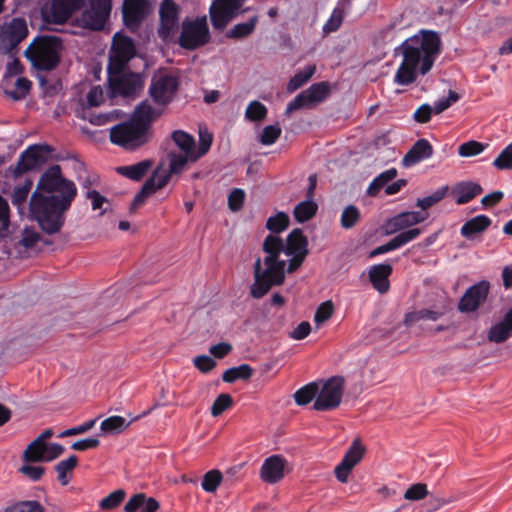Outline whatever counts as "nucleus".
Masks as SVG:
<instances>
[{"label":"nucleus","mask_w":512,"mask_h":512,"mask_svg":"<svg viewBox=\"0 0 512 512\" xmlns=\"http://www.w3.org/2000/svg\"><path fill=\"white\" fill-rule=\"evenodd\" d=\"M433 147L427 139H418L402 159L405 167H411L419 162L429 159L433 155Z\"/></svg>","instance_id":"24"},{"label":"nucleus","mask_w":512,"mask_h":512,"mask_svg":"<svg viewBox=\"0 0 512 512\" xmlns=\"http://www.w3.org/2000/svg\"><path fill=\"white\" fill-rule=\"evenodd\" d=\"M41 240V235L30 229H24L19 244L26 249L33 248L38 241Z\"/></svg>","instance_id":"62"},{"label":"nucleus","mask_w":512,"mask_h":512,"mask_svg":"<svg viewBox=\"0 0 512 512\" xmlns=\"http://www.w3.org/2000/svg\"><path fill=\"white\" fill-rule=\"evenodd\" d=\"M263 251L267 253L263 261L266 268H262L260 257L254 263V282L250 287L254 299L264 297L272 287L284 283L286 262L279 259L280 254L307 256L308 240L300 228L289 233L286 243L281 237L269 234L264 240Z\"/></svg>","instance_id":"1"},{"label":"nucleus","mask_w":512,"mask_h":512,"mask_svg":"<svg viewBox=\"0 0 512 512\" xmlns=\"http://www.w3.org/2000/svg\"><path fill=\"white\" fill-rule=\"evenodd\" d=\"M171 137L174 143L190 157L192 162V155H195V140L193 136L182 130H176L172 133Z\"/></svg>","instance_id":"33"},{"label":"nucleus","mask_w":512,"mask_h":512,"mask_svg":"<svg viewBox=\"0 0 512 512\" xmlns=\"http://www.w3.org/2000/svg\"><path fill=\"white\" fill-rule=\"evenodd\" d=\"M488 144H483L481 142L471 140L465 143H462L458 148V154L462 157H472L482 153Z\"/></svg>","instance_id":"51"},{"label":"nucleus","mask_w":512,"mask_h":512,"mask_svg":"<svg viewBox=\"0 0 512 512\" xmlns=\"http://www.w3.org/2000/svg\"><path fill=\"white\" fill-rule=\"evenodd\" d=\"M365 448L359 439H355L346 451L341 462L348 469H353L363 458Z\"/></svg>","instance_id":"31"},{"label":"nucleus","mask_w":512,"mask_h":512,"mask_svg":"<svg viewBox=\"0 0 512 512\" xmlns=\"http://www.w3.org/2000/svg\"><path fill=\"white\" fill-rule=\"evenodd\" d=\"M65 452V447L59 443L46 444L43 462H51Z\"/></svg>","instance_id":"63"},{"label":"nucleus","mask_w":512,"mask_h":512,"mask_svg":"<svg viewBox=\"0 0 512 512\" xmlns=\"http://www.w3.org/2000/svg\"><path fill=\"white\" fill-rule=\"evenodd\" d=\"M200 144L198 149H195V155H192V162L197 161L204 156L210 149L212 144V135L209 133H200Z\"/></svg>","instance_id":"60"},{"label":"nucleus","mask_w":512,"mask_h":512,"mask_svg":"<svg viewBox=\"0 0 512 512\" xmlns=\"http://www.w3.org/2000/svg\"><path fill=\"white\" fill-rule=\"evenodd\" d=\"M33 181L28 179L22 185L16 186L11 193V202L14 206L18 208L19 211L22 210L24 204L27 201L28 195L32 189Z\"/></svg>","instance_id":"39"},{"label":"nucleus","mask_w":512,"mask_h":512,"mask_svg":"<svg viewBox=\"0 0 512 512\" xmlns=\"http://www.w3.org/2000/svg\"><path fill=\"white\" fill-rule=\"evenodd\" d=\"M252 375L253 368L248 364H241L227 369L222 375V380L226 383H233L238 379L248 380Z\"/></svg>","instance_id":"35"},{"label":"nucleus","mask_w":512,"mask_h":512,"mask_svg":"<svg viewBox=\"0 0 512 512\" xmlns=\"http://www.w3.org/2000/svg\"><path fill=\"white\" fill-rule=\"evenodd\" d=\"M159 36L167 40L177 30L179 23V6L173 0H163L159 10Z\"/></svg>","instance_id":"19"},{"label":"nucleus","mask_w":512,"mask_h":512,"mask_svg":"<svg viewBox=\"0 0 512 512\" xmlns=\"http://www.w3.org/2000/svg\"><path fill=\"white\" fill-rule=\"evenodd\" d=\"M233 405V398L230 394H220L213 402L211 407V414L214 417L220 416L224 411L231 408Z\"/></svg>","instance_id":"52"},{"label":"nucleus","mask_w":512,"mask_h":512,"mask_svg":"<svg viewBox=\"0 0 512 512\" xmlns=\"http://www.w3.org/2000/svg\"><path fill=\"white\" fill-rule=\"evenodd\" d=\"M285 460L279 455L265 459L261 466L260 476L264 482L275 484L284 477Z\"/></svg>","instance_id":"23"},{"label":"nucleus","mask_w":512,"mask_h":512,"mask_svg":"<svg viewBox=\"0 0 512 512\" xmlns=\"http://www.w3.org/2000/svg\"><path fill=\"white\" fill-rule=\"evenodd\" d=\"M161 114L162 110L154 108L148 100L140 102L129 120L110 129V141L130 151L144 146L151 140L152 124Z\"/></svg>","instance_id":"3"},{"label":"nucleus","mask_w":512,"mask_h":512,"mask_svg":"<svg viewBox=\"0 0 512 512\" xmlns=\"http://www.w3.org/2000/svg\"><path fill=\"white\" fill-rule=\"evenodd\" d=\"M146 0H124L123 21L132 31L136 30L146 16Z\"/></svg>","instance_id":"21"},{"label":"nucleus","mask_w":512,"mask_h":512,"mask_svg":"<svg viewBox=\"0 0 512 512\" xmlns=\"http://www.w3.org/2000/svg\"><path fill=\"white\" fill-rule=\"evenodd\" d=\"M392 272L393 268L390 264L382 263L371 266L368 275L373 288L381 294L386 293L390 287L389 277Z\"/></svg>","instance_id":"25"},{"label":"nucleus","mask_w":512,"mask_h":512,"mask_svg":"<svg viewBox=\"0 0 512 512\" xmlns=\"http://www.w3.org/2000/svg\"><path fill=\"white\" fill-rule=\"evenodd\" d=\"M245 200V192L240 188H234L228 196V207L233 212L242 209Z\"/></svg>","instance_id":"58"},{"label":"nucleus","mask_w":512,"mask_h":512,"mask_svg":"<svg viewBox=\"0 0 512 512\" xmlns=\"http://www.w3.org/2000/svg\"><path fill=\"white\" fill-rule=\"evenodd\" d=\"M71 205L68 200L61 201L55 195H40L38 192L32 193L29 202L33 219L48 235L61 231L65 224V214Z\"/></svg>","instance_id":"4"},{"label":"nucleus","mask_w":512,"mask_h":512,"mask_svg":"<svg viewBox=\"0 0 512 512\" xmlns=\"http://www.w3.org/2000/svg\"><path fill=\"white\" fill-rule=\"evenodd\" d=\"M223 479L222 473L217 469H212L204 474L201 483L202 489L208 493H214Z\"/></svg>","instance_id":"44"},{"label":"nucleus","mask_w":512,"mask_h":512,"mask_svg":"<svg viewBox=\"0 0 512 512\" xmlns=\"http://www.w3.org/2000/svg\"><path fill=\"white\" fill-rule=\"evenodd\" d=\"M10 226V207L8 201L0 195V238L5 237Z\"/></svg>","instance_id":"53"},{"label":"nucleus","mask_w":512,"mask_h":512,"mask_svg":"<svg viewBox=\"0 0 512 512\" xmlns=\"http://www.w3.org/2000/svg\"><path fill=\"white\" fill-rule=\"evenodd\" d=\"M169 180L170 174H163L160 172V169H156L143 184L142 189L146 192V195L151 196L158 189L166 186Z\"/></svg>","instance_id":"34"},{"label":"nucleus","mask_w":512,"mask_h":512,"mask_svg":"<svg viewBox=\"0 0 512 512\" xmlns=\"http://www.w3.org/2000/svg\"><path fill=\"white\" fill-rule=\"evenodd\" d=\"M429 494L427 485L424 483L412 484L404 493V498L409 501H419Z\"/></svg>","instance_id":"55"},{"label":"nucleus","mask_w":512,"mask_h":512,"mask_svg":"<svg viewBox=\"0 0 512 512\" xmlns=\"http://www.w3.org/2000/svg\"><path fill=\"white\" fill-rule=\"evenodd\" d=\"M441 40L435 31L421 30L407 38L395 49L403 59L399 65L394 82L407 86L417 80L418 74L426 75L433 67L440 54Z\"/></svg>","instance_id":"2"},{"label":"nucleus","mask_w":512,"mask_h":512,"mask_svg":"<svg viewBox=\"0 0 512 512\" xmlns=\"http://www.w3.org/2000/svg\"><path fill=\"white\" fill-rule=\"evenodd\" d=\"M334 312V306L331 301H325L319 305L317 308L315 315H314V321L316 324H321L325 321H327Z\"/></svg>","instance_id":"59"},{"label":"nucleus","mask_w":512,"mask_h":512,"mask_svg":"<svg viewBox=\"0 0 512 512\" xmlns=\"http://www.w3.org/2000/svg\"><path fill=\"white\" fill-rule=\"evenodd\" d=\"M125 491L122 489L111 492L108 496L100 501V508L104 511L112 510L118 507L125 498Z\"/></svg>","instance_id":"50"},{"label":"nucleus","mask_w":512,"mask_h":512,"mask_svg":"<svg viewBox=\"0 0 512 512\" xmlns=\"http://www.w3.org/2000/svg\"><path fill=\"white\" fill-rule=\"evenodd\" d=\"M480 184L473 181H461L456 183L451 189V195L455 198L458 205H464L472 201L482 193Z\"/></svg>","instance_id":"26"},{"label":"nucleus","mask_w":512,"mask_h":512,"mask_svg":"<svg viewBox=\"0 0 512 512\" xmlns=\"http://www.w3.org/2000/svg\"><path fill=\"white\" fill-rule=\"evenodd\" d=\"M422 232V228H410L407 231L400 232L387 243L374 248L369 253V258H374L378 255H382L390 251L396 250L404 246L405 244L415 240L417 237L421 235Z\"/></svg>","instance_id":"22"},{"label":"nucleus","mask_w":512,"mask_h":512,"mask_svg":"<svg viewBox=\"0 0 512 512\" xmlns=\"http://www.w3.org/2000/svg\"><path fill=\"white\" fill-rule=\"evenodd\" d=\"M178 87L177 77L168 74L155 75L151 80L149 94L156 104L166 106L173 100Z\"/></svg>","instance_id":"15"},{"label":"nucleus","mask_w":512,"mask_h":512,"mask_svg":"<svg viewBox=\"0 0 512 512\" xmlns=\"http://www.w3.org/2000/svg\"><path fill=\"white\" fill-rule=\"evenodd\" d=\"M330 93V85L328 82H319L312 84L308 89L299 93L286 107L285 114L290 115L292 112L304 107H309L315 103L324 101Z\"/></svg>","instance_id":"17"},{"label":"nucleus","mask_w":512,"mask_h":512,"mask_svg":"<svg viewBox=\"0 0 512 512\" xmlns=\"http://www.w3.org/2000/svg\"><path fill=\"white\" fill-rule=\"evenodd\" d=\"M26 20L21 17L13 18L0 30V54L11 55L17 46L28 36Z\"/></svg>","instance_id":"14"},{"label":"nucleus","mask_w":512,"mask_h":512,"mask_svg":"<svg viewBox=\"0 0 512 512\" xmlns=\"http://www.w3.org/2000/svg\"><path fill=\"white\" fill-rule=\"evenodd\" d=\"M492 165L499 170H512V149L508 144L494 159Z\"/></svg>","instance_id":"54"},{"label":"nucleus","mask_w":512,"mask_h":512,"mask_svg":"<svg viewBox=\"0 0 512 512\" xmlns=\"http://www.w3.org/2000/svg\"><path fill=\"white\" fill-rule=\"evenodd\" d=\"M317 393V383L311 382L298 389L294 394V399L297 405L304 406L309 404L314 398L316 399Z\"/></svg>","instance_id":"40"},{"label":"nucleus","mask_w":512,"mask_h":512,"mask_svg":"<svg viewBox=\"0 0 512 512\" xmlns=\"http://www.w3.org/2000/svg\"><path fill=\"white\" fill-rule=\"evenodd\" d=\"M78 464V458L76 455H71L65 460H61L56 466L55 471L58 474L59 482L65 486L69 483L67 474L71 472Z\"/></svg>","instance_id":"41"},{"label":"nucleus","mask_w":512,"mask_h":512,"mask_svg":"<svg viewBox=\"0 0 512 512\" xmlns=\"http://www.w3.org/2000/svg\"><path fill=\"white\" fill-rule=\"evenodd\" d=\"M107 73L109 88L114 96L135 98L143 89L144 79L140 73L125 70H111Z\"/></svg>","instance_id":"8"},{"label":"nucleus","mask_w":512,"mask_h":512,"mask_svg":"<svg viewBox=\"0 0 512 512\" xmlns=\"http://www.w3.org/2000/svg\"><path fill=\"white\" fill-rule=\"evenodd\" d=\"M51 151L46 144L31 145L20 154L17 163L10 166L7 173L17 179L27 172L39 170L47 162Z\"/></svg>","instance_id":"7"},{"label":"nucleus","mask_w":512,"mask_h":512,"mask_svg":"<svg viewBox=\"0 0 512 512\" xmlns=\"http://www.w3.org/2000/svg\"><path fill=\"white\" fill-rule=\"evenodd\" d=\"M130 422L121 416H111L101 422V430L107 433H120L129 426Z\"/></svg>","instance_id":"45"},{"label":"nucleus","mask_w":512,"mask_h":512,"mask_svg":"<svg viewBox=\"0 0 512 512\" xmlns=\"http://www.w3.org/2000/svg\"><path fill=\"white\" fill-rule=\"evenodd\" d=\"M492 223V220L486 215H477L466 221L461 229V235L466 239H473L476 235L486 231Z\"/></svg>","instance_id":"28"},{"label":"nucleus","mask_w":512,"mask_h":512,"mask_svg":"<svg viewBox=\"0 0 512 512\" xmlns=\"http://www.w3.org/2000/svg\"><path fill=\"white\" fill-rule=\"evenodd\" d=\"M289 225V217L284 212H278L276 215L268 218L266 228L274 233L285 230Z\"/></svg>","instance_id":"49"},{"label":"nucleus","mask_w":512,"mask_h":512,"mask_svg":"<svg viewBox=\"0 0 512 512\" xmlns=\"http://www.w3.org/2000/svg\"><path fill=\"white\" fill-rule=\"evenodd\" d=\"M428 213L419 211L402 212L390 218L385 224V233L392 235L397 232H404L413 225L424 222Z\"/></svg>","instance_id":"20"},{"label":"nucleus","mask_w":512,"mask_h":512,"mask_svg":"<svg viewBox=\"0 0 512 512\" xmlns=\"http://www.w3.org/2000/svg\"><path fill=\"white\" fill-rule=\"evenodd\" d=\"M112 11V0H88L80 17L81 26L91 31H101Z\"/></svg>","instance_id":"11"},{"label":"nucleus","mask_w":512,"mask_h":512,"mask_svg":"<svg viewBox=\"0 0 512 512\" xmlns=\"http://www.w3.org/2000/svg\"><path fill=\"white\" fill-rule=\"evenodd\" d=\"M136 55V47L132 38L116 33L113 36L109 52L107 72L125 70L129 61Z\"/></svg>","instance_id":"10"},{"label":"nucleus","mask_w":512,"mask_h":512,"mask_svg":"<svg viewBox=\"0 0 512 512\" xmlns=\"http://www.w3.org/2000/svg\"><path fill=\"white\" fill-rule=\"evenodd\" d=\"M267 108L261 102L254 100L249 103L245 111V117L250 121H261L267 116Z\"/></svg>","instance_id":"47"},{"label":"nucleus","mask_w":512,"mask_h":512,"mask_svg":"<svg viewBox=\"0 0 512 512\" xmlns=\"http://www.w3.org/2000/svg\"><path fill=\"white\" fill-rule=\"evenodd\" d=\"M315 71V65H308L303 70H300L297 73H295V75L289 80L287 84V90L289 92H294L300 87H302L306 82L310 80V78L314 75Z\"/></svg>","instance_id":"37"},{"label":"nucleus","mask_w":512,"mask_h":512,"mask_svg":"<svg viewBox=\"0 0 512 512\" xmlns=\"http://www.w3.org/2000/svg\"><path fill=\"white\" fill-rule=\"evenodd\" d=\"M62 39L55 35L36 36L24 52V56L39 71H52L61 61Z\"/></svg>","instance_id":"5"},{"label":"nucleus","mask_w":512,"mask_h":512,"mask_svg":"<svg viewBox=\"0 0 512 512\" xmlns=\"http://www.w3.org/2000/svg\"><path fill=\"white\" fill-rule=\"evenodd\" d=\"M193 364L202 373H208L216 366V361L208 355H199L193 359Z\"/></svg>","instance_id":"61"},{"label":"nucleus","mask_w":512,"mask_h":512,"mask_svg":"<svg viewBox=\"0 0 512 512\" xmlns=\"http://www.w3.org/2000/svg\"><path fill=\"white\" fill-rule=\"evenodd\" d=\"M168 157L170 160L169 172H163V174H170V176L172 174L181 173L185 169L187 163L190 161V157L186 154L181 155L175 152H170Z\"/></svg>","instance_id":"48"},{"label":"nucleus","mask_w":512,"mask_h":512,"mask_svg":"<svg viewBox=\"0 0 512 512\" xmlns=\"http://www.w3.org/2000/svg\"><path fill=\"white\" fill-rule=\"evenodd\" d=\"M4 512H44L37 501H23L7 507Z\"/></svg>","instance_id":"57"},{"label":"nucleus","mask_w":512,"mask_h":512,"mask_svg":"<svg viewBox=\"0 0 512 512\" xmlns=\"http://www.w3.org/2000/svg\"><path fill=\"white\" fill-rule=\"evenodd\" d=\"M84 6L85 0H51L41 8V16L45 23L63 25Z\"/></svg>","instance_id":"13"},{"label":"nucleus","mask_w":512,"mask_h":512,"mask_svg":"<svg viewBox=\"0 0 512 512\" xmlns=\"http://www.w3.org/2000/svg\"><path fill=\"white\" fill-rule=\"evenodd\" d=\"M146 502V495L144 493H137L133 495L128 502L125 504L124 511L125 512H136Z\"/></svg>","instance_id":"64"},{"label":"nucleus","mask_w":512,"mask_h":512,"mask_svg":"<svg viewBox=\"0 0 512 512\" xmlns=\"http://www.w3.org/2000/svg\"><path fill=\"white\" fill-rule=\"evenodd\" d=\"M397 173L398 172L396 168H390L380 173L369 184L366 190L367 195L371 197L377 196L380 190L384 187L386 188L388 183L397 176Z\"/></svg>","instance_id":"30"},{"label":"nucleus","mask_w":512,"mask_h":512,"mask_svg":"<svg viewBox=\"0 0 512 512\" xmlns=\"http://www.w3.org/2000/svg\"><path fill=\"white\" fill-rule=\"evenodd\" d=\"M490 290V284L482 280L470 286L458 303V310L462 313L476 311L487 299Z\"/></svg>","instance_id":"18"},{"label":"nucleus","mask_w":512,"mask_h":512,"mask_svg":"<svg viewBox=\"0 0 512 512\" xmlns=\"http://www.w3.org/2000/svg\"><path fill=\"white\" fill-rule=\"evenodd\" d=\"M512 335V308L504 315L503 319L492 325L488 331L487 339L494 343H503Z\"/></svg>","instance_id":"27"},{"label":"nucleus","mask_w":512,"mask_h":512,"mask_svg":"<svg viewBox=\"0 0 512 512\" xmlns=\"http://www.w3.org/2000/svg\"><path fill=\"white\" fill-rule=\"evenodd\" d=\"M46 443H41L40 439L33 440L23 453V460L26 462H43Z\"/></svg>","instance_id":"38"},{"label":"nucleus","mask_w":512,"mask_h":512,"mask_svg":"<svg viewBox=\"0 0 512 512\" xmlns=\"http://www.w3.org/2000/svg\"><path fill=\"white\" fill-rule=\"evenodd\" d=\"M448 186H444L434 191L431 195L419 198L417 200L416 206L421 208L422 210H427L440 202L447 194Z\"/></svg>","instance_id":"46"},{"label":"nucleus","mask_w":512,"mask_h":512,"mask_svg":"<svg viewBox=\"0 0 512 512\" xmlns=\"http://www.w3.org/2000/svg\"><path fill=\"white\" fill-rule=\"evenodd\" d=\"M258 22V17L254 16L249 21L234 25L227 33L226 37L230 39H242L253 33Z\"/></svg>","instance_id":"36"},{"label":"nucleus","mask_w":512,"mask_h":512,"mask_svg":"<svg viewBox=\"0 0 512 512\" xmlns=\"http://www.w3.org/2000/svg\"><path fill=\"white\" fill-rule=\"evenodd\" d=\"M34 192L40 195H55L58 200H68V203L72 204L77 195V188L73 181L63 177L61 167L55 164L41 175Z\"/></svg>","instance_id":"6"},{"label":"nucleus","mask_w":512,"mask_h":512,"mask_svg":"<svg viewBox=\"0 0 512 512\" xmlns=\"http://www.w3.org/2000/svg\"><path fill=\"white\" fill-rule=\"evenodd\" d=\"M153 165L154 161L152 159H145L133 165L119 166L116 171L128 179L140 181Z\"/></svg>","instance_id":"29"},{"label":"nucleus","mask_w":512,"mask_h":512,"mask_svg":"<svg viewBox=\"0 0 512 512\" xmlns=\"http://www.w3.org/2000/svg\"><path fill=\"white\" fill-rule=\"evenodd\" d=\"M318 210V205L310 199L302 201L294 208L293 215L297 222L304 223L312 219Z\"/></svg>","instance_id":"32"},{"label":"nucleus","mask_w":512,"mask_h":512,"mask_svg":"<svg viewBox=\"0 0 512 512\" xmlns=\"http://www.w3.org/2000/svg\"><path fill=\"white\" fill-rule=\"evenodd\" d=\"M441 317V313L430 310V309H421L418 311H413L410 313H407L404 318V324L406 326H412L416 322L422 319H427L431 321H436Z\"/></svg>","instance_id":"42"},{"label":"nucleus","mask_w":512,"mask_h":512,"mask_svg":"<svg viewBox=\"0 0 512 512\" xmlns=\"http://www.w3.org/2000/svg\"><path fill=\"white\" fill-rule=\"evenodd\" d=\"M244 0H214L210 6L209 14L211 24L215 30L222 31L229 22L236 17Z\"/></svg>","instance_id":"16"},{"label":"nucleus","mask_w":512,"mask_h":512,"mask_svg":"<svg viewBox=\"0 0 512 512\" xmlns=\"http://www.w3.org/2000/svg\"><path fill=\"white\" fill-rule=\"evenodd\" d=\"M360 219V210L355 205H348L342 211L340 224L344 229H351L360 221Z\"/></svg>","instance_id":"43"},{"label":"nucleus","mask_w":512,"mask_h":512,"mask_svg":"<svg viewBox=\"0 0 512 512\" xmlns=\"http://www.w3.org/2000/svg\"><path fill=\"white\" fill-rule=\"evenodd\" d=\"M281 132L282 130L278 124L268 125L264 127L261 133L260 142L266 146L272 145L278 140Z\"/></svg>","instance_id":"56"},{"label":"nucleus","mask_w":512,"mask_h":512,"mask_svg":"<svg viewBox=\"0 0 512 512\" xmlns=\"http://www.w3.org/2000/svg\"><path fill=\"white\" fill-rule=\"evenodd\" d=\"M210 40V32L206 17L198 18L193 21L185 20L182 22L181 33L178 44L186 50H196Z\"/></svg>","instance_id":"9"},{"label":"nucleus","mask_w":512,"mask_h":512,"mask_svg":"<svg viewBox=\"0 0 512 512\" xmlns=\"http://www.w3.org/2000/svg\"><path fill=\"white\" fill-rule=\"evenodd\" d=\"M343 392V377L334 376L329 378L322 385L321 389H318L313 408L317 411H331L336 409L342 401Z\"/></svg>","instance_id":"12"}]
</instances>
